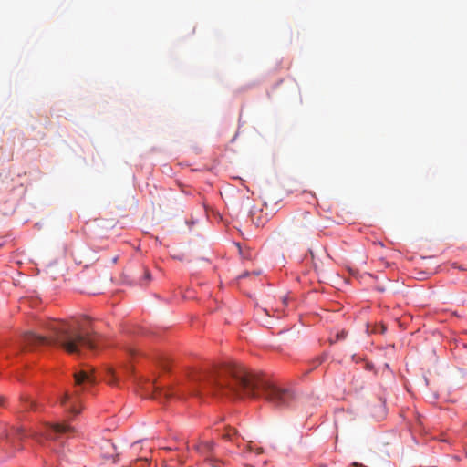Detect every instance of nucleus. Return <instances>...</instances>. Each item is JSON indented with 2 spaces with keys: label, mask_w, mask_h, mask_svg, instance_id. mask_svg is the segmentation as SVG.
I'll return each instance as SVG.
<instances>
[{
  "label": "nucleus",
  "mask_w": 467,
  "mask_h": 467,
  "mask_svg": "<svg viewBox=\"0 0 467 467\" xmlns=\"http://www.w3.org/2000/svg\"><path fill=\"white\" fill-rule=\"evenodd\" d=\"M188 391L194 396L233 399L264 397L275 407H289L296 396L288 388L275 385L265 376L240 364L209 366L188 372Z\"/></svg>",
  "instance_id": "obj_1"
},
{
  "label": "nucleus",
  "mask_w": 467,
  "mask_h": 467,
  "mask_svg": "<svg viewBox=\"0 0 467 467\" xmlns=\"http://www.w3.org/2000/svg\"><path fill=\"white\" fill-rule=\"evenodd\" d=\"M42 327L48 332L47 336L32 331L26 332L22 337L19 348L34 350L43 347L57 346L69 354L78 355L82 348L94 349L97 347L95 337L86 331L83 325L77 319L70 322L49 319L43 322Z\"/></svg>",
  "instance_id": "obj_2"
},
{
  "label": "nucleus",
  "mask_w": 467,
  "mask_h": 467,
  "mask_svg": "<svg viewBox=\"0 0 467 467\" xmlns=\"http://www.w3.org/2000/svg\"><path fill=\"white\" fill-rule=\"evenodd\" d=\"M72 427L66 423L44 424L39 431H26L24 427H6L0 433V448L4 451L7 447L20 450L16 445V441H22L25 438L32 437L43 446H47L58 458L64 456L65 439L73 433Z\"/></svg>",
  "instance_id": "obj_3"
},
{
  "label": "nucleus",
  "mask_w": 467,
  "mask_h": 467,
  "mask_svg": "<svg viewBox=\"0 0 467 467\" xmlns=\"http://www.w3.org/2000/svg\"><path fill=\"white\" fill-rule=\"evenodd\" d=\"M74 383L77 389L74 392H64L58 398L61 407L72 416H77L80 410V400L78 396V389H86L88 386L95 384L97 377L93 368L85 366L81 369L74 372Z\"/></svg>",
  "instance_id": "obj_4"
},
{
  "label": "nucleus",
  "mask_w": 467,
  "mask_h": 467,
  "mask_svg": "<svg viewBox=\"0 0 467 467\" xmlns=\"http://www.w3.org/2000/svg\"><path fill=\"white\" fill-rule=\"evenodd\" d=\"M222 437L226 441L234 442L240 450V452L244 455L253 453L259 455L263 451L262 448L253 445L251 441H247L244 437L241 438L238 431L232 427H227L222 434Z\"/></svg>",
  "instance_id": "obj_5"
},
{
  "label": "nucleus",
  "mask_w": 467,
  "mask_h": 467,
  "mask_svg": "<svg viewBox=\"0 0 467 467\" xmlns=\"http://www.w3.org/2000/svg\"><path fill=\"white\" fill-rule=\"evenodd\" d=\"M192 446L199 454L209 459L214 451L215 444L213 441L205 440L194 442Z\"/></svg>",
  "instance_id": "obj_6"
},
{
  "label": "nucleus",
  "mask_w": 467,
  "mask_h": 467,
  "mask_svg": "<svg viewBox=\"0 0 467 467\" xmlns=\"http://www.w3.org/2000/svg\"><path fill=\"white\" fill-rule=\"evenodd\" d=\"M20 402L26 410H38L40 408V404L27 396L21 397Z\"/></svg>",
  "instance_id": "obj_7"
},
{
  "label": "nucleus",
  "mask_w": 467,
  "mask_h": 467,
  "mask_svg": "<svg viewBox=\"0 0 467 467\" xmlns=\"http://www.w3.org/2000/svg\"><path fill=\"white\" fill-rule=\"evenodd\" d=\"M326 359V356L325 355H322V356H319V357H317L316 358H314L313 360H311L309 362V368L306 371V373H309L311 370L315 369L316 368H317L319 365H321L324 360Z\"/></svg>",
  "instance_id": "obj_8"
},
{
  "label": "nucleus",
  "mask_w": 467,
  "mask_h": 467,
  "mask_svg": "<svg viewBox=\"0 0 467 467\" xmlns=\"http://www.w3.org/2000/svg\"><path fill=\"white\" fill-rule=\"evenodd\" d=\"M178 395V391L174 389H167L160 392V397L163 396L164 399H170Z\"/></svg>",
  "instance_id": "obj_9"
},
{
  "label": "nucleus",
  "mask_w": 467,
  "mask_h": 467,
  "mask_svg": "<svg viewBox=\"0 0 467 467\" xmlns=\"http://www.w3.org/2000/svg\"><path fill=\"white\" fill-rule=\"evenodd\" d=\"M151 281V274L148 269H144L143 277L140 280V285L143 286Z\"/></svg>",
  "instance_id": "obj_10"
},
{
  "label": "nucleus",
  "mask_w": 467,
  "mask_h": 467,
  "mask_svg": "<svg viewBox=\"0 0 467 467\" xmlns=\"http://www.w3.org/2000/svg\"><path fill=\"white\" fill-rule=\"evenodd\" d=\"M159 362L164 370L170 369V359L167 357L161 356Z\"/></svg>",
  "instance_id": "obj_11"
},
{
  "label": "nucleus",
  "mask_w": 467,
  "mask_h": 467,
  "mask_svg": "<svg viewBox=\"0 0 467 467\" xmlns=\"http://www.w3.org/2000/svg\"><path fill=\"white\" fill-rule=\"evenodd\" d=\"M345 337H346V334L344 331H342L341 333L337 334V340L343 339V338H345Z\"/></svg>",
  "instance_id": "obj_12"
},
{
  "label": "nucleus",
  "mask_w": 467,
  "mask_h": 467,
  "mask_svg": "<svg viewBox=\"0 0 467 467\" xmlns=\"http://www.w3.org/2000/svg\"><path fill=\"white\" fill-rule=\"evenodd\" d=\"M5 401L3 397H0V407L5 406Z\"/></svg>",
  "instance_id": "obj_13"
},
{
  "label": "nucleus",
  "mask_w": 467,
  "mask_h": 467,
  "mask_svg": "<svg viewBox=\"0 0 467 467\" xmlns=\"http://www.w3.org/2000/svg\"><path fill=\"white\" fill-rule=\"evenodd\" d=\"M249 273L248 272H245L240 277L243 278V277H246L248 276Z\"/></svg>",
  "instance_id": "obj_14"
},
{
  "label": "nucleus",
  "mask_w": 467,
  "mask_h": 467,
  "mask_svg": "<svg viewBox=\"0 0 467 467\" xmlns=\"http://www.w3.org/2000/svg\"><path fill=\"white\" fill-rule=\"evenodd\" d=\"M286 302H287V299L284 298V304H286Z\"/></svg>",
  "instance_id": "obj_15"
}]
</instances>
